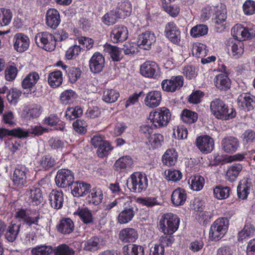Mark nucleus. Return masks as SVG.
<instances>
[{
	"mask_svg": "<svg viewBox=\"0 0 255 255\" xmlns=\"http://www.w3.org/2000/svg\"><path fill=\"white\" fill-rule=\"evenodd\" d=\"M210 110L216 119L223 121L229 120L236 116L234 108L228 106L224 101L218 98L215 99L211 102Z\"/></svg>",
	"mask_w": 255,
	"mask_h": 255,
	"instance_id": "obj_1",
	"label": "nucleus"
},
{
	"mask_svg": "<svg viewBox=\"0 0 255 255\" xmlns=\"http://www.w3.org/2000/svg\"><path fill=\"white\" fill-rule=\"evenodd\" d=\"M179 223L180 219L176 215L167 213L162 216L159 226L165 235H171L178 230Z\"/></svg>",
	"mask_w": 255,
	"mask_h": 255,
	"instance_id": "obj_2",
	"label": "nucleus"
},
{
	"mask_svg": "<svg viewBox=\"0 0 255 255\" xmlns=\"http://www.w3.org/2000/svg\"><path fill=\"white\" fill-rule=\"evenodd\" d=\"M171 116L169 110L166 107H162L150 113L149 120L152 123V126L156 128H160L165 127L168 124Z\"/></svg>",
	"mask_w": 255,
	"mask_h": 255,
	"instance_id": "obj_3",
	"label": "nucleus"
},
{
	"mask_svg": "<svg viewBox=\"0 0 255 255\" xmlns=\"http://www.w3.org/2000/svg\"><path fill=\"white\" fill-rule=\"evenodd\" d=\"M229 222L226 218H219L212 224L209 231V238L212 241H218L227 233Z\"/></svg>",
	"mask_w": 255,
	"mask_h": 255,
	"instance_id": "obj_4",
	"label": "nucleus"
},
{
	"mask_svg": "<svg viewBox=\"0 0 255 255\" xmlns=\"http://www.w3.org/2000/svg\"><path fill=\"white\" fill-rule=\"evenodd\" d=\"M128 189L134 193H141L146 190L148 180L145 174L136 172L132 173L127 182Z\"/></svg>",
	"mask_w": 255,
	"mask_h": 255,
	"instance_id": "obj_5",
	"label": "nucleus"
},
{
	"mask_svg": "<svg viewBox=\"0 0 255 255\" xmlns=\"http://www.w3.org/2000/svg\"><path fill=\"white\" fill-rule=\"evenodd\" d=\"M122 207L123 209L119 213L118 217V221L121 224H127L130 222L138 209L131 199L128 197H126Z\"/></svg>",
	"mask_w": 255,
	"mask_h": 255,
	"instance_id": "obj_6",
	"label": "nucleus"
},
{
	"mask_svg": "<svg viewBox=\"0 0 255 255\" xmlns=\"http://www.w3.org/2000/svg\"><path fill=\"white\" fill-rule=\"evenodd\" d=\"M15 218L20 222H23L28 226H31L32 224L37 225L42 216L40 213L36 210L21 208L16 212Z\"/></svg>",
	"mask_w": 255,
	"mask_h": 255,
	"instance_id": "obj_7",
	"label": "nucleus"
},
{
	"mask_svg": "<svg viewBox=\"0 0 255 255\" xmlns=\"http://www.w3.org/2000/svg\"><path fill=\"white\" fill-rule=\"evenodd\" d=\"M231 33L237 41L252 39L255 36V26L246 27L241 24H236L232 28Z\"/></svg>",
	"mask_w": 255,
	"mask_h": 255,
	"instance_id": "obj_8",
	"label": "nucleus"
},
{
	"mask_svg": "<svg viewBox=\"0 0 255 255\" xmlns=\"http://www.w3.org/2000/svg\"><path fill=\"white\" fill-rule=\"evenodd\" d=\"M34 39L38 47L46 51H51L55 48L53 35L49 32L38 33L35 36Z\"/></svg>",
	"mask_w": 255,
	"mask_h": 255,
	"instance_id": "obj_9",
	"label": "nucleus"
},
{
	"mask_svg": "<svg viewBox=\"0 0 255 255\" xmlns=\"http://www.w3.org/2000/svg\"><path fill=\"white\" fill-rule=\"evenodd\" d=\"M55 182L56 185L61 188H66L72 186L74 183V175L69 169H60L57 173Z\"/></svg>",
	"mask_w": 255,
	"mask_h": 255,
	"instance_id": "obj_10",
	"label": "nucleus"
},
{
	"mask_svg": "<svg viewBox=\"0 0 255 255\" xmlns=\"http://www.w3.org/2000/svg\"><path fill=\"white\" fill-rule=\"evenodd\" d=\"M183 76L178 75L172 76L170 79L163 80L161 84V88L164 91L174 92L180 89L183 85Z\"/></svg>",
	"mask_w": 255,
	"mask_h": 255,
	"instance_id": "obj_11",
	"label": "nucleus"
},
{
	"mask_svg": "<svg viewBox=\"0 0 255 255\" xmlns=\"http://www.w3.org/2000/svg\"><path fill=\"white\" fill-rule=\"evenodd\" d=\"M141 74L147 78L157 79L160 76L158 65L153 61H148L143 63L140 68Z\"/></svg>",
	"mask_w": 255,
	"mask_h": 255,
	"instance_id": "obj_12",
	"label": "nucleus"
},
{
	"mask_svg": "<svg viewBox=\"0 0 255 255\" xmlns=\"http://www.w3.org/2000/svg\"><path fill=\"white\" fill-rule=\"evenodd\" d=\"M13 47L14 49L20 53L27 50L30 44L29 37L22 33L15 34L13 38Z\"/></svg>",
	"mask_w": 255,
	"mask_h": 255,
	"instance_id": "obj_13",
	"label": "nucleus"
},
{
	"mask_svg": "<svg viewBox=\"0 0 255 255\" xmlns=\"http://www.w3.org/2000/svg\"><path fill=\"white\" fill-rule=\"evenodd\" d=\"M237 102L239 107L245 111H251L255 107V97L249 93H243L238 97Z\"/></svg>",
	"mask_w": 255,
	"mask_h": 255,
	"instance_id": "obj_14",
	"label": "nucleus"
},
{
	"mask_svg": "<svg viewBox=\"0 0 255 255\" xmlns=\"http://www.w3.org/2000/svg\"><path fill=\"white\" fill-rule=\"evenodd\" d=\"M165 34L166 37L173 43L179 44L181 32L178 27L173 22H169L166 25Z\"/></svg>",
	"mask_w": 255,
	"mask_h": 255,
	"instance_id": "obj_15",
	"label": "nucleus"
},
{
	"mask_svg": "<svg viewBox=\"0 0 255 255\" xmlns=\"http://www.w3.org/2000/svg\"><path fill=\"white\" fill-rule=\"evenodd\" d=\"M28 170L24 166H18L13 172L12 181L17 187H22L27 183V174Z\"/></svg>",
	"mask_w": 255,
	"mask_h": 255,
	"instance_id": "obj_16",
	"label": "nucleus"
},
{
	"mask_svg": "<svg viewBox=\"0 0 255 255\" xmlns=\"http://www.w3.org/2000/svg\"><path fill=\"white\" fill-rule=\"evenodd\" d=\"M196 146L203 153L211 152L214 147V141L212 138L209 135L200 136L196 140Z\"/></svg>",
	"mask_w": 255,
	"mask_h": 255,
	"instance_id": "obj_17",
	"label": "nucleus"
},
{
	"mask_svg": "<svg viewBox=\"0 0 255 255\" xmlns=\"http://www.w3.org/2000/svg\"><path fill=\"white\" fill-rule=\"evenodd\" d=\"M201 16H225L227 14L226 6L220 3L217 6L206 5L202 9Z\"/></svg>",
	"mask_w": 255,
	"mask_h": 255,
	"instance_id": "obj_18",
	"label": "nucleus"
},
{
	"mask_svg": "<svg viewBox=\"0 0 255 255\" xmlns=\"http://www.w3.org/2000/svg\"><path fill=\"white\" fill-rule=\"evenodd\" d=\"M105 66V58L100 52H95L89 60V68L94 73L101 72Z\"/></svg>",
	"mask_w": 255,
	"mask_h": 255,
	"instance_id": "obj_19",
	"label": "nucleus"
},
{
	"mask_svg": "<svg viewBox=\"0 0 255 255\" xmlns=\"http://www.w3.org/2000/svg\"><path fill=\"white\" fill-rule=\"evenodd\" d=\"M128 30L124 25H116L111 33V38L114 43L122 42L128 37Z\"/></svg>",
	"mask_w": 255,
	"mask_h": 255,
	"instance_id": "obj_20",
	"label": "nucleus"
},
{
	"mask_svg": "<svg viewBox=\"0 0 255 255\" xmlns=\"http://www.w3.org/2000/svg\"><path fill=\"white\" fill-rule=\"evenodd\" d=\"M161 96V93L159 91H150L145 97L144 104L150 108H156L160 104Z\"/></svg>",
	"mask_w": 255,
	"mask_h": 255,
	"instance_id": "obj_21",
	"label": "nucleus"
},
{
	"mask_svg": "<svg viewBox=\"0 0 255 255\" xmlns=\"http://www.w3.org/2000/svg\"><path fill=\"white\" fill-rule=\"evenodd\" d=\"M239 145L238 139L233 136L226 137L221 141L222 148L226 153H232L235 152Z\"/></svg>",
	"mask_w": 255,
	"mask_h": 255,
	"instance_id": "obj_22",
	"label": "nucleus"
},
{
	"mask_svg": "<svg viewBox=\"0 0 255 255\" xmlns=\"http://www.w3.org/2000/svg\"><path fill=\"white\" fill-rule=\"evenodd\" d=\"M155 41V36L153 33L146 31L139 35L138 38L137 44L142 48L149 50L151 45Z\"/></svg>",
	"mask_w": 255,
	"mask_h": 255,
	"instance_id": "obj_23",
	"label": "nucleus"
},
{
	"mask_svg": "<svg viewBox=\"0 0 255 255\" xmlns=\"http://www.w3.org/2000/svg\"><path fill=\"white\" fill-rule=\"evenodd\" d=\"M90 185L83 181L74 182L71 186V193L75 197L86 195L90 190Z\"/></svg>",
	"mask_w": 255,
	"mask_h": 255,
	"instance_id": "obj_24",
	"label": "nucleus"
},
{
	"mask_svg": "<svg viewBox=\"0 0 255 255\" xmlns=\"http://www.w3.org/2000/svg\"><path fill=\"white\" fill-rule=\"evenodd\" d=\"M20 227V224H16L11 222L7 227L6 226V229L4 231L5 239L9 242H13L18 236Z\"/></svg>",
	"mask_w": 255,
	"mask_h": 255,
	"instance_id": "obj_25",
	"label": "nucleus"
},
{
	"mask_svg": "<svg viewBox=\"0 0 255 255\" xmlns=\"http://www.w3.org/2000/svg\"><path fill=\"white\" fill-rule=\"evenodd\" d=\"M138 234L133 228H125L122 230L119 234V239L124 243H133L138 238Z\"/></svg>",
	"mask_w": 255,
	"mask_h": 255,
	"instance_id": "obj_26",
	"label": "nucleus"
},
{
	"mask_svg": "<svg viewBox=\"0 0 255 255\" xmlns=\"http://www.w3.org/2000/svg\"><path fill=\"white\" fill-rule=\"evenodd\" d=\"M51 206L55 209H60L63 204V193L61 191L52 190L49 195Z\"/></svg>",
	"mask_w": 255,
	"mask_h": 255,
	"instance_id": "obj_27",
	"label": "nucleus"
},
{
	"mask_svg": "<svg viewBox=\"0 0 255 255\" xmlns=\"http://www.w3.org/2000/svg\"><path fill=\"white\" fill-rule=\"evenodd\" d=\"M39 80V75L36 72H32L27 75L21 82L23 89L31 90Z\"/></svg>",
	"mask_w": 255,
	"mask_h": 255,
	"instance_id": "obj_28",
	"label": "nucleus"
},
{
	"mask_svg": "<svg viewBox=\"0 0 255 255\" xmlns=\"http://www.w3.org/2000/svg\"><path fill=\"white\" fill-rule=\"evenodd\" d=\"M26 196L29 198V202L33 205L40 204L43 200V197L41 190L39 188L32 187L27 189Z\"/></svg>",
	"mask_w": 255,
	"mask_h": 255,
	"instance_id": "obj_29",
	"label": "nucleus"
},
{
	"mask_svg": "<svg viewBox=\"0 0 255 255\" xmlns=\"http://www.w3.org/2000/svg\"><path fill=\"white\" fill-rule=\"evenodd\" d=\"M252 186V184L250 180L249 179L243 180L237 188L239 198L242 200L246 199L250 193Z\"/></svg>",
	"mask_w": 255,
	"mask_h": 255,
	"instance_id": "obj_30",
	"label": "nucleus"
},
{
	"mask_svg": "<svg viewBox=\"0 0 255 255\" xmlns=\"http://www.w3.org/2000/svg\"><path fill=\"white\" fill-rule=\"evenodd\" d=\"M215 86L220 90H226L230 88L231 81L225 73L217 75L214 80Z\"/></svg>",
	"mask_w": 255,
	"mask_h": 255,
	"instance_id": "obj_31",
	"label": "nucleus"
},
{
	"mask_svg": "<svg viewBox=\"0 0 255 255\" xmlns=\"http://www.w3.org/2000/svg\"><path fill=\"white\" fill-rule=\"evenodd\" d=\"M187 198L185 190L181 188L175 189L171 195V201L175 206H180L184 204Z\"/></svg>",
	"mask_w": 255,
	"mask_h": 255,
	"instance_id": "obj_32",
	"label": "nucleus"
},
{
	"mask_svg": "<svg viewBox=\"0 0 255 255\" xmlns=\"http://www.w3.org/2000/svg\"><path fill=\"white\" fill-rule=\"evenodd\" d=\"M57 229L62 234H70L74 231V223L70 218L63 219L57 226Z\"/></svg>",
	"mask_w": 255,
	"mask_h": 255,
	"instance_id": "obj_33",
	"label": "nucleus"
},
{
	"mask_svg": "<svg viewBox=\"0 0 255 255\" xmlns=\"http://www.w3.org/2000/svg\"><path fill=\"white\" fill-rule=\"evenodd\" d=\"M63 82L62 73L59 70L50 72L48 76V83L52 88L59 87Z\"/></svg>",
	"mask_w": 255,
	"mask_h": 255,
	"instance_id": "obj_34",
	"label": "nucleus"
},
{
	"mask_svg": "<svg viewBox=\"0 0 255 255\" xmlns=\"http://www.w3.org/2000/svg\"><path fill=\"white\" fill-rule=\"evenodd\" d=\"M124 255H144V248L140 245L129 244L123 247Z\"/></svg>",
	"mask_w": 255,
	"mask_h": 255,
	"instance_id": "obj_35",
	"label": "nucleus"
},
{
	"mask_svg": "<svg viewBox=\"0 0 255 255\" xmlns=\"http://www.w3.org/2000/svg\"><path fill=\"white\" fill-rule=\"evenodd\" d=\"M89 192L88 200L89 203L97 205L102 202L103 199V193L101 189L94 188Z\"/></svg>",
	"mask_w": 255,
	"mask_h": 255,
	"instance_id": "obj_36",
	"label": "nucleus"
},
{
	"mask_svg": "<svg viewBox=\"0 0 255 255\" xmlns=\"http://www.w3.org/2000/svg\"><path fill=\"white\" fill-rule=\"evenodd\" d=\"M178 155L173 148L167 149L162 157L163 164L168 166H172L177 161Z\"/></svg>",
	"mask_w": 255,
	"mask_h": 255,
	"instance_id": "obj_37",
	"label": "nucleus"
},
{
	"mask_svg": "<svg viewBox=\"0 0 255 255\" xmlns=\"http://www.w3.org/2000/svg\"><path fill=\"white\" fill-rule=\"evenodd\" d=\"M188 184L191 189L199 191L203 189L205 184V179L203 176L196 175L190 178Z\"/></svg>",
	"mask_w": 255,
	"mask_h": 255,
	"instance_id": "obj_38",
	"label": "nucleus"
},
{
	"mask_svg": "<svg viewBox=\"0 0 255 255\" xmlns=\"http://www.w3.org/2000/svg\"><path fill=\"white\" fill-rule=\"evenodd\" d=\"M231 44L230 55L235 59L240 58L244 52L243 42L240 41H232Z\"/></svg>",
	"mask_w": 255,
	"mask_h": 255,
	"instance_id": "obj_39",
	"label": "nucleus"
},
{
	"mask_svg": "<svg viewBox=\"0 0 255 255\" xmlns=\"http://www.w3.org/2000/svg\"><path fill=\"white\" fill-rule=\"evenodd\" d=\"M208 52V50L206 45L199 42H195L192 44V53L193 56L200 58L206 57Z\"/></svg>",
	"mask_w": 255,
	"mask_h": 255,
	"instance_id": "obj_40",
	"label": "nucleus"
},
{
	"mask_svg": "<svg viewBox=\"0 0 255 255\" xmlns=\"http://www.w3.org/2000/svg\"><path fill=\"white\" fill-rule=\"evenodd\" d=\"M182 121L188 124L196 122L198 119V114L194 111L188 109H184L180 115Z\"/></svg>",
	"mask_w": 255,
	"mask_h": 255,
	"instance_id": "obj_41",
	"label": "nucleus"
},
{
	"mask_svg": "<svg viewBox=\"0 0 255 255\" xmlns=\"http://www.w3.org/2000/svg\"><path fill=\"white\" fill-rule=\"evenodd\" d=\"M104 51L110 54L111 58L114 61H119L123 58L122 50L117 46L107 44L105 46Z\"/></svg>",
	"mask_w": 255,
	"mask_h": 255,
	"instance_id": "obj_42",
	"label": "nucleus"
},
{
	"mask_svg": "<svg viewBox=\"0 0 255 255\" xmlns=\"http://www.w3.org/2000/svg\"><path fill=\"white\" fill-rule=\"evenodd\" d=\"M74 215L78 216L85 224H90L93 222L92 214L87 208H78L74 213Z\"/></svg>",
	"mask_w": 255,
	"mask_h": 255,
	"instance_id": "obj_43",
	"label": "nucleus"
},
{
	"mask_svg": "<svg viewBox=\"0 0 255 255\" xmlns=\"http://www.w3.org/2000/svg\"><path fill=\"white\" fill-rule=\"evenodd\" d=\"M132 164V160L129 156H122L117 160L115 163L114 168L116 170L121 171L130 167Z\"/></svg>",
	"mask_w": 255,
	"mask_h": 255,
	"instance_id": "obj_44",
	"label": "nucleus"
},
{
	"mask_svg": "<svg viewBox=\"0 0 255 255\" xmlns=\"http://www.w3.org/2000/svg\"><path fill=\"white\" fill-rule=\"evenodd\" d=\"M132 7L131 3L128 1L122 2L116 9L115 16H130Z\"/></svg>",
	"mask_w": 255,
	"mask_h": 255,
	"instance_id": "obj_45",
	"label": "nucleus"
},
{
	"mask_svg": "<svg viewBox=\"0 0 255 255\" xmlns=\"http://www.w3.org/2000/svg\"><path fill=\"white\" fill-rule=\"evenodd\" d=\"M242 168L243 166L241 164H233L227 171L226 174V179L231 182L234 181L242 170Z\"/></svg>",
	"mask_w": 255,
	"mask_h": 255,
	"instance_id": "obj_46",
	"label": "nucleus"
},
{
	"mask_svg": "<svg viewBox=\"0 0 255 255\" xmlns=\"http://www.w3.org/2000/svg\"><path fill=\"white\" fill-rule=\"evenodd\" d=\"M24 117L28 120L38 118L41 113V106L39 105H34L30 106L24 111Z\"/></svg>",
	"mask_w": 255,
	"mask_h": 255,
	"instance_id": "obj_47",
	"label": "nucleus"
},
{
	"mask_svg": "<svg viewBox=\"0 0 255 255\" xmlns=\"http://www.w3.org/2000/svg\"><path fill=\"white\" fill-rule=\"evenodd\" d=\"M164 141V138L162 134L160 133H155L152 134L148 139L147 143L150 148L155 149L160 147Z\"/></svg>",
	"mask_w": 255,
	"mask_h": 255,
	"instance_id": "obj_48",
	"label": "nucleus"
},
{
	"mask_svg": "<svg viewBox=\"0 0 255 255\" xmlns=\"http://www.w3.org/2000/svg\"><path fill=\"white\" fill-rule=\"evenodd\" d=\"M255 232V227L250 223L245 225L244 229L239 233L238 240L243 241L244 239L253 236Z\"/></svg>",
	"mask_w": 255,
	"mask_h": 255,
	"instance_id": "obj_49",
	"label": "nucleus"
},
{
	"mask_svg": "<svg viewBox=\"0 0 255 255\" xmlns=\"http://www.w3.org/2000/svg\"><path fill=\"white\" fill-rule=\"evenodd\" d=\"M54 255H74V250L68 245L62 244L53 249Z\"/></svg>",
	"mask_w": 255,
	"mask_h": 255,
	"instance_id": "obj_50",
	"label": "nucleus"
},
{
	"mask_svg": "<svg viewBox=\"0 0 255 255\" xmlns=\"http://www.w3.org/2000/svg\"><path fill=\"white\" fill-rule=\"evenodd\" d=\"M120 96V94L113 89H106L104 91L103 95V100L107 103L115 102Z\"/></svg>",
	"mask_w": 255,
	"mask_h": 255,
	"instance_id": "obj_51",
	"label": "nucleus"
},
{
	"mask_svg": "<svg viewBox=\"0 0 255 255\" xmlns=\"http://www.w3.org/2000/svg\"><path fill=\"white\" fill-rule=\"evenodd\" d=\"M230 188L221 185L216 186L213 190L215 197L219 200L228 198L230 194Z\"/></svg>",
	"mask_w": 255,
	"mask_h": 255,
	"instance_id": "obj_52",
	"label": "nucleus"
},
{
	"mask_svg": "<svg viewBox=\"0 0 255 255\" xmlns=\"http://www.w3.org/2000/svg\"><path fill=\"white\" fill-rule=\"evenodd\" d=\"M66 74L71 83H75L81 75L82 71L78 67H70L66 70Z\"/></svg>",
	"mask_w": 255,
	"mask_h": 255,
	"instance_id": "obj_53",
	"label": "nucleus"
},
{
	"mask_svg": "<svg viewBox=\"0 0 255 255\" xmlns=\"http://www.w3.org/2000/svg\"><path fill=\"white\" fill-rule=\"evenodd\" d=\"M55 41V47L56 44L62 45L71 39L69 38L68 33L63 29H59L53 35Z\"/></svg>",
	"mask_w": 255,
	"mask_h": 255,
	"instance_id": "obj_54",
	"label": "nucleus"
},
{
	"mask_svg": "<svg viewBox=\"0 0 255 255\" xmlns=\"http://www.w3.org/2000/svg\"><path fill=\"white\" fill-rule=\"evenodd\" d=\"M83 109L79 106L68 108L65 112V117L69 120H73L82 116Z\"/></svg>",
	"mask_w": 255,
	"mask_h": 255,
	"instance_id": "obj_55",
	"label": "nucleus"
},
{
	"mask_svg": "<svg viewBox=\"0 0 255 255\" xmlns=\"http://www.w3.org/2000/svg\"><path fill=\"white\" fill-rule=\"evenodd\" d=\"M53 252L51 246H40L33 248L31 251L32 255H50Z\"/></svg>",
	"mask_w": 255,
	"mask_h": 255,
	"instance_id": "obj_56",
	"label": "nucleus"
},
{
	"mask_svg": "<svg viewBox=\"0 0 255 255\" xmlns=\"http://www.w3.org/2000/svg\"><path fill=\"white\" fill-rule=\"evenodd\" d=\"M136 202L142 206L147 207H152L159 205L157 197H138L136 198Z\"/></svg>",
	"mask_w": 255,
	"mask_h": 255,
	"instance_id": "obj_57",
	"label": "nucleus"
},
{
	"mask_svg": "<svg viewBox=\"0 0 255 255\" xmlns=\"http://www.w3.org/2000/svg\"><path fill=\"white\" fill-rule=\"evenodd\" d=\"M165 179L168 181L177 182L180 180L182 177V173L179 170L170 169L164 172Z\"/></svg>",
	"mask_w": 255,
	"mask_h": 255,
	"instance_id": "obj_58",
	"label": "nucleus"
},
{
	"mask_svg": "<svg viewBox=\"0 0 255 255\" xmlns=\"http://www.w3.org/2000/svg\"><path fill=\"white\" fill-rule=\"evenodd\" d=\"M100 240L97 237H92L85 241L84 243V250L89 251H97L100 247Z\"/></svg>",
	"mask_w": 255,
	"mask_h": 255,
	"instance_id": "obj_59",
	"label": "nucleus"
},
{
	"mask_svg": "<svg viewBox=\"0 0 255 255\" xmlns=\"http://www.w3.org/2000/svg\"><path fill=\"white\" fill-rule=\"evenodd\" d=\"M77 98V94L72 90L64 91L60 96V99L63 104L72 103Z\"/></svg>",
	"mask_w": 255,
	"mask_h": 255,
	"instance_id": "obj_60",
	"label": "nucleus"
},
{
	"mask_svg": "<svg viewBox=\"0 0 255 255\" xmlns=\"http://www.w3.org/2000/svg\"><path fill=\"white\" fill-rule=\"evenodd\" d=\"M113 149L109 141H105L98 147L97 153L99 157L107 156Z\"/></svg>",
	"mask_w": 255,
	"mask_h": 255,
	"instance_id": "obj_61",
	"label": "nucleus"
},
{
	"mask_svg": "<svg viewBox=\"0 0 255 255\" xmlns=\"http://www.w3.org/2000/svg\"><path fill=\"white\" fill-rule=\"evenodd\" d=\"M208 32V27L205 25H197L193 27L191 31L190 34L193 37H198L206 34Z\"/></svg>",
	"mask_w": 255,
	"mask_h": 255,
	"instance_id": "obj_62",
	"label": "nucleus"
},
{
	"mask_svg": "<svg viewBox=\"0 0 255 255\" xmlns=\"http://www.w3.org/2000/svg\"><path fill=\"white\" fill-rule=\"evenodd\" d=\"M55 160L50 155H45L39 161L40 167L44 170H47L53 167L55 164Z\"/></svg>",
	"mask_w": 255,
	"mask_h": 255,
	"instance_id": "obj_63",
	"label": "nucleus"
},
{
	"mask_svg": "<svg viewBox=\"0 0 255 255\" xmlns=\"http://www.w3.org/2000/svg\"><path fill=\"white\" fill-rule=\"evenodd\" d=\"M73 127L75 131L79 134H84L87 132V123L82 120H77L73 124Z\"/></svg>",
	"mask_w": 255,
	"mask_h": 255,
	"instance_id": "obj_64",
	"label": "nucleus"
}]
</instances>
